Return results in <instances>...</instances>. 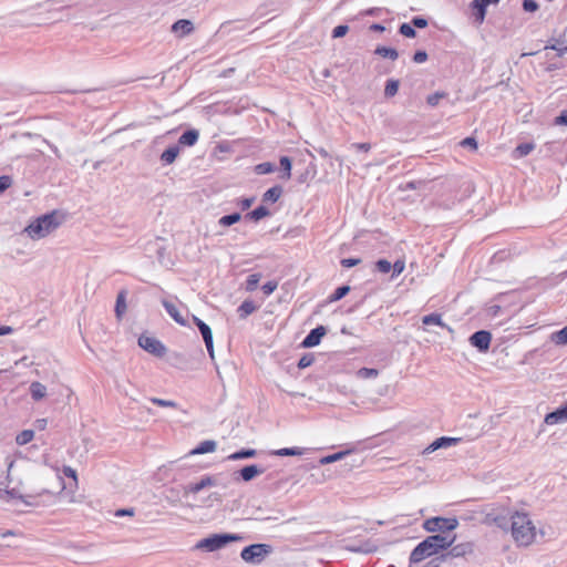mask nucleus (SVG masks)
Listing matches in <instances>:
<instances>
[{
    "mask_svg": "<svg viewBox=\"0 0 567 567\" xmlns=\"http://www.w3.org/2000/svg\"><path fill=\"white\" fill-rule=\"evenodd\" d=\"M455 539V535L453 537L442 534L427 536L414 547L410 554L409 560L411 564H419L427 557L449 549L452 544H454Z\"/></svg>",
    "mask_w": 567,
    "mask_h": 567,
    "instance_id": "obj_1",
    "label": "nucleus"
},
{
    "mask_svg": "<svg viewBox=\"0 0 567 567\" xmlns=\"http://www.w3.org/2000/svg\"><path fill=\"white\" fill-rule=\"evenodd\" d=\"M511 532L518 546H528L536 537V527L526 513L515 512L511 515Z\"/></svg>",
    "mask_w": 567,
    "mask_h": 567,
    "instance_id": "obj_2",
    "label": "nucleus"
},
{
    "mask_svg": "<svg viewBox=\"0 0 567 567\" xmlns=\"http://www.w3.org/2000/svg\"><path fill=\"white\" fill-rule=\"evenodd\" d=\"M59 226L58 213L52 212L35 218L24 228V231L31 239H41Z\"/></svg>",
    "mask_w": 567,
    "mask_h": 567,
    "instance_id": "obj_3",
    "label": "nucleus"
},
{
    "mask_svg": "<svg viewBox=\"0 0 567 567\" xmlns=\"http://www.w3.org/2000/svg\"><path fill=\"white\" fill-rule=\"evenodd\" d=\"M241 539H243V537L238 534H230V533L212 534V535L200 539L196 544V548L212 553V551H216V550L224 548L226 545H228L231 542H238Z\"/></svg>",
    "mask_w": 567,
    "mask_h": 567,
    "instance_id": "obj_4",
    "label": "nucleus"
},
{
    "mask_svg": "<svg viewBox=\"0 0 567 567\" xmlns=\"http://www.w3.org/2000/svg\"><path fill=\"white\" fill-rule=\"evenodd\" d=\"M272 547L268 544H251L243 548L240 557L249 564H260L270 553Z\"/></svg>",
    "mask_w": 567,
    "mask_h": 567,
    "instance_id": "obj_5",
    "label": "nucleus"
},
{
    "mask_svg": "<svg viewBox=\"0 0 567 567\" xmlns=\"http://www.w3.org/2000/svg\"><path fill=\"white\" fill-rule=\"evenodd\" d=\"M458 526V520L455 517L446 518L441 516H435L427 518L423 523V528L429 533L440 532L442 534L452 532L456 529Z\"/></svg>",
    "mask_w": 567,
    "mask_h": 567,
    "instance_id": "obj_6",
    "label": "nucleus"
},
{
    "mask_svg": "<svg viewBox=\"0 0 567 567\" xmlns=\"http://www.w3.org/2000/svg\"><path fill=\"white\" fill-rule=\"evenodd\" d=\"M138 346L146 352H148L157 358H162L166 353V347L163 344L162 341H159L156 338L148 337L145 334L140 336Z\"/></svg>",
    "mask_w": 567,
    "mask_h": 567,
    "instance_id": "obj_7",
    "label": "nucleus"
},
{
    "mask_svg": "<svg viewBox=\"0 0 567 567\" xmlns=\"http://www.w3.org/2000/svg\"><path fill=\"white\" fill-rule=\"evenodd\" d=\"M192 318H193V322L198 328V330L203 337V340L205 342V346H206V349H207V352H208L210 359L214 360V358H215L214 340H213V332H212L210 327L196 316H192Z\"/></svg>",
    "mask_w": 567,
    "mask_h": 567,
    "instance_id": "obj_8",
    "label": "nucleus"
},
{
    "mask_svg": "<svg viewBox=\"0 0 567 567\" xmlns=\"http://www.w3.org/2000/svg\"><path fill=\"white\" fill-rule=\"evenodd\" d=\"M468 341L472 347L484 353L491 347L492 333L487 330H478L470 337Z\"/></svg>",
    "mask_w": 567,
    "mask_h": 567,
    "instance_id": "obj_9",
    "label": "nucleus"
},
{
    "mask_svg": "<svg viewBox=\"0 0 567 567\" xmlns=\"http://www.w3.org/2000/svg\"><path fill=\"white\" fill-rule=\"evenodd\" d=\"M58 4V11L69 9V8H79V9H89L92 8L94 2L93 0H47L43 3H39L38 7H42L44 4Z\"/></svg>",
    "mask_w": 567,
    "mask_h": 567,
    "instance_id": "obj_10",
    "label": "nucleus"
},
{
    "mask_svg": "<svg viewBox=\"0 0 567 567\" xmlns=\"http://www.w3.org/2000/svg\"><path fill=\"white\" fill-rule=\"evenodd\" d=\"M327 328L324 326H317L311 329L309 333L301 341L302 348H313L321 342V339L326 336Z\"/></svg>",
    "mask_w": 567,
    "mask_h": 567,
    "instance_id": "obj_11",
    "label": "nucleus"
},
{
    "mask_svg": "<svg viewBox=\"0 0 567 567\" xmlns=\"http://www.w3.org/2000/svg\"><path fill=\"white\" fill-rule=\"evenodd\" d=\"M485 522L487 524H494L495 526L504 530L511 528V515L503 514L496 511L487 513L485 516Z\"/></svg>",
    "mask_w": 567,
    "mask_h": 567,
    "instance_id": "obj_12",
    "label": "nucleus"
},
{
    "mask_svg": "<svg viewBox=\"0 0 567 567\" xmlns=\"http://www.w3.org/2000/svg\"><path fill=\"white\" fill-rule=\"evenodd\" d=\"M216 481L210 475H204L198 482L189 483L184 486L185 494H197L204 488L215 486Z\"/></svg>",
    "mask_w": 567,
    "mask_h": 567,
    "instance_id": "obj_13",
    "label": "nucleus"
},
{
    "mask_svg": "<svg viewBox=\"0 0 567 567\" xmlns=\"http://www.w3.org/2000/svg\"><path fill=\"white\" fill-rule=\"evenodd\" d=\"M0 498L2 499H11L19 498L25 504H30L24 499V496L19 494L16 488L9 489V474H7L3 478H0Z\"/></svg>",
    "mask_w": 567,
    "mask_h": 567,
    "instance_id": "obj_14",
    "label": "nucleus"
},
{
    "mask_svg": "<svg viewBox=\"0 0 567 567\" xmlns=\"http://www.w3.org/2000/svg\"><path fill=\"white\" fill-rule=\"evenodd\" d=\"M162 305L176 323L183 327L188 326L186 318L181 313L179 307L175 302L164 299Z\"/></svg>",
    "mask_w": 567,
    "mask_h": 567,
    "instance_id": "obj_15",
    "label": "nucleus"
},
{
    "mask_svg": "<svg viewBox=\"0 0 567 567\" xmlns=\"http://www.w3.org/2000/svg\"><path fill=\"white\" fill-rule=\"evenodd\" d=\"M544 421L547 425L567 422V402L556 410L547 413Z\"/></svg>",
    "mask_w": 567,
    "mask_h": 567,
    "instance_id": "obj_16",
    "label": "nucleus"
},
{
    "mask_svg": "<svg viewBox=\"0 0 567 567\" xmlns=\"http://www.w3.org/2000/svg\"><path fill=\"white\" fill-rule=\"evenodd\" d=\"M458 441L460 439L456 437L441 436L434 440L427 447H425L423 454L432 453L439 449L450 447L457 444Z\"/></svg>",
    "mask_w": 567,
    "mask_h": 567,
    "instance_id": "obj_17",
    "label": "nucleus"
},
{
    "mask_svg": "<svg viewBox=\"0 0 567 567\" xmlns=\"http://www.w3.org/2000/svg\"><path fill=\"white\" fill-rule=\"evenodd\" d=\"M474 549V545L471 542L460 543L456 545H453L450 547V550L447 553L451 557H465L468 554H472Z\"/></svg>",
    "mask_w": 567,
    "mask_h": 567,
    "instance_id": "obj_18",
    "label": "nucleus"
},
{
    "mask_svg": "<svg viewBox=\"0 0 567 567\" xmlns=\"http://www.w3.org/2000/svg\"><path fill=\"white\" fill-rule=\"evenodd\" d=\"M264 472H265V468H262L256 464H250V465H246L243 468H240L238 474L244 482H250L256 476L262 474Z\"/></svg>",
    "mask_w": 567,
    "mask_h": 567,
    "instance_id": "obj_19",
    "label": "nucleus"
},
{
    "mask_svg": "<svg viewBox=\"0 0 567 567\" xmlns=\"http://www.w3.org/2000/svg\"><path fill=\"white\" fill-rule=\"evenodd\" d=\"M194 30L193 22L187 19H179L172 25V31L177 33L179 37H185Z\"/></svg>",
    "mask_w": 567,
    "mask_h": 567,
    "instance_id": "obj_20",
    "label": "nucleus"
},
{
    "mask_svg": "<svg viewBox=\"0 0 567 567\" xmlns=\"http://www.w3.org/2000/svg\"><path fill=\"white\" fill-rule=\"evenodd\" d=\"M199 137V132L195 128L186 130L178 138V144L183 146H194Z\"/></svg>",
    "mask_w": 567,
    "mask_h": 567,
    "instance_id": "obj_21",
    "label": "nucleus"
},
{
    "mask_svg": "<svg viewBox=\"0 0 567 567\" xmlns=\"http://www.w3.org/2000/svg\"><path fill=\"white\" fill-rule=\"evenodd\" d=\"M126 297H127V290H125V289H122L117 293L114 311H115V316L118 320H121L126 312V309H127Z\"/></svg>",
    "mask_w": 567,
    "mask_h": 567,
    "instance_id": "obj_22",
    "label": "nucleus"
},
{
    "mask_svg": "<svg viewBox=\"0 0 567 567\" xmlns=\"http://www.w3.org/2000/svg\"><path fill=\"white\" fill-rule=\"evenodd\" d=\"M270 215V210L265 205H259L255 209L248 212L244 218L246 220L259 221Z\"/></svg>",
    "mask_w": 567,
    "mask_h": 567,
    "instance_id": "obj_23",
    "label": "nucleus"
},
{
    "mask_svg": "<svg viewBox=\"0 0 567 567\" xmlns=\"http://www.w3.org/2000/svg\"><path fill=\"white\" fill-rule=\"evenodd\" d=\"M217 443L213 440H206L200 442L196 447H194L189 454L190 455H199V454H206L212 453L216 450Z\"/></svg>",
    "mask_w": 567,
    "mask_h": 567,
    "instance_id": "obj_24",
    "label": "nucleus"
},
{
    "mask_svg": "<svg viewBox=\"0 0 567 567\" xmlns=\"http://www.w3.org/2000/svg\"><path fill=\"white\" fill-rule=\"evenodd\" d=\"M282 193L284 188L280 185H275L262 194V203H276L279 200Z\"/></svg>",
    "mask_w": 567,
    "mask_h": 567,
    "instance_id": "obj_25",
    "label": "nucleus"
},
{
    "mask_svg": "<svg viewBox=\"0 0 567 567\" xmlns=\"http://www.w3.org/2000/svg\"><path fill=\"white\" fill-rule=\"evenodd\" d=\"M179 154V147L178 145H172L167 147L162 154H161V162L163 165H169L175 162Z\"/></svg>",
    "mask_w": 567,
    "mask_h": 567,
    "instance_id": "obj_26",
    "label": "nucleus"
},
{
    "mask_svg": "<svg viewBox=\"0 0 567 567\" xmlns=\"http://www.w3.org/2000/svg\"><path fill=\"white\" fill-rule=\"evenodd\" d=\"M258 309L252 300H245L237 308V313L240 319H246L248 316L254 313Z\"/></svg>",
    "mask_w": 567,
    "mask_h": 567,
    "instance_id": "obj_27",
    "label": "nucleus"
},
{
    "mask_svg": "<svg viewBox=\"0 0 567 567\" xmlns=\"http://www.w3.org/2000/svg\"><path fill=\"white\" fill-rule=\"evenodd\" d=\"M471 8L473 10V16L475 18V21L477 23H483L485 16H486V7L484 3L481 2V0H473L471 3Z\"/></svg>",
    "mask_w": 567,
    "mask_h": 567,
    "instance_id": "obj_28",
    "label": "nucleus"
},
{
    "mask_svg": "<svg viewBox=\"0 0 567 567\" xmlns=\"http://www.w3.org/2000/svg\"><path fill=\"white\" fill-rule=\"evenodd\" d=\"M422 323L425 324V326L435 324V326H439L441 328L451 330V328L445 322L442 321V316L440 313H436V312H433V313L424 316L422 318Z\"/></svg>",
    "mask_w": 567,
    "mask_h": 567,
    "instance_id": "obj_29",
    "label": "nucleus"
},
{
    "mask_svg": "<svg viewBox=\"0 0 567 567\" xmlns=\"http://www.w3.org/2000/svg\"><path fill=\"white\" fill-rule=\"evenodd\" d=\"M30 394L34 401H40L47 395V386L42 383L34 381L30 384Z\"/></svg>",
    "mask_w": 567,
    "mask_h": 567,
    "instance_id": "obj_30",
    "label": "nucleus"
},
{
    "mask_svg": "<svg viewBox=\"0 0 567 567\" xmlns=\"http://www.w3.org/2000/svg\"><path fill=\"white\" fill-rule=\"evenodd\" d=\"M305 452H306V449H303V447H298V446L282 447V449L272 451V455H276V456H301L305 454Z\"/></svg>",
    "mask_w": 567,
    "mask_h": 567,
    "instance_id": "obj_31",
    "label": "nucleus"
},
{
    "mask_svg": "<svg viewBox=\"0 0 567 567\" xmlns=\"http://www.w3.org/2000/svg\"><path fill=\"white\" fill-rule=\"evenodd\" d=\"M374 54L380 55L382 58H388L392 61H395L399 58V52L395 49L384 45L377 47L374 50Z\"/></svg>",
    "mask_w": 567,
    "mask_h": 567,
    "instance_id": "obj_32",
    "label": "nucleus"
},
{
    "mask_svg": "<svg viewBox=\"0 0 567 567\" xmlns=\"http://www.w3.org/2000/svg\"><path fill=\"white\" fill-rule=\"evenodd\" d=\"M351 451L350 450H347V451H339L337 453H333V454H329V455H326L323 457L320 458L319 463L321 465H327V464H331V463H334V462H338L342 458H344L348 454H350Z\"/></svg>",
    "mask_w": 567,
    "mask_h": 567,
    "instance_id": "obj_33",
    "label": "nucleus"
},
{
    "mask_svg": "<svg viewBox=\"0 0 567 567\" xmlns=\"http://www.w3.org/2000/svg\"><path fill=\"white\" fill-rule=\"evenodd\" d=\"M257 455V451L255 449H241L239 451L234 452L228 456L231 461L251 458Z\"/></svg>",
    "mask_w": 567,
    "mask_h": 567,
    "instance_id": "obj_34",
    "label": "nucleus"
},
{
    "mask_svg": "<svg viewBox=\"0 0 567 567\" xmlns=\"http://www.w3.org/2000/svg\"><path fill=\"white\" fill-rule=\"evenodd\" d=\"M241 217L243 216L240 213L235 212V213L224 215L223 217H220L218 220V224H219V226H223V227H229V226H233L234 224L238 223L241 219Z\"/></svg>",
    "mask_w": 567,
    "mask_h": 567,
    "instance_id": "obj_35",
    "label": "nucleus"
},
{
    "mask_svg": "<svg viewBox=\"0 0 567 567\" xmlns=\"http://www.w3.org/2000/svg\"><path fill=\"white\" fill-rule=\"evenodd\" d=\"M280 167L282 169V179H289L291 177L292 163L289 156H281L279 159Z\"/></svg>",
    "mask_w": 567,
    "mask_h": 567,
    "instance_id": "obj_36",
    "label": "nucleus"
},
{
    "mask_svg": "<svg viewBox=\"0 0 567 567\" xmlns=\"http://www.w3.org/2000/svg\"><path fill=\"white\" fill-rule=\"evenodd\" d=\"M350 291V286L348 285H342V286H339L330 296H329V301L330 302H336V301H339L341 300L343 297H346Z\"/></svg>",
    "mask_w": 567,
    "mask_h": 567,
    "instance_id": "obj_37",
    "label": "nucleus"
},
{
    "mask_svg": "<svg viewBox=\"0 0 567 567\" xmlns=\"http://www.w3.org/2000/svg\"><path fill=\"white\" fill-rule=\"evenodd\" d=\"M400 82L395 79H389L385 83L384 95L385 97H392L398 93Z\"/></svg>",
    "mask_w": 567,
    "mask_h": 567,
    "instance_id": "obj_38",
    "label": "nucleus"
},
{
    "mask_svg": "<svg viewBox=\"0 0 567 567\" xmlns=\"http://www.w3.org/2000/svg\"><path fill=\"white\" fill-rule=\"evenodd\" d=\"M254 171L258 175H266V174L274 173L276 171V166H275V164H272L270 162H262V163L257 164L255 166Z\"/></svg>",
    "mask_w": 567,
    "mask_h": 567,
    "instance_id": "obj_39",
    "label": "nucleus"
},
{
    "mask_svg": "<svg viewBox=\"0 0 567 567\" xmlns=\"http://www.w3.org/2000/svg\"><path fill=\"white\" fill-rule=\"evenodd\" d=\"M261 278L260 274H251L247 277L245 282V289L249 292L256 290L258 287L259 280Z\"/></svg>",
    "mask_w": 567,
    "mask_h": 567,
    "instance_id": "obj_40",
    "label": "nucleus"
},
{
    "mask_svg": "<svg viewBox=\"0 0 567 567\" xmlns=\"http://www.w3.org/2000/svg\"><path fill=\"white\" fill-rule=\"evenodd\" d=\"M447 95L449 94L444 91H436L433 94L426 96V103L431 107H435L439 104L440 100L447 97Z\"/></svg>",
    "mask_w": 567,
    "mask_h": 567,
    "instance_id": "obj_41",
    "label": "nucleus"
},
{
    "mask_svg": "<svg viewBox=\"0 0 567 567\" xmlns=\"http://www.w3.org/2000/svg\"><path fill=\"white\" fill-rule=\"evenodd\" d=\"M33 436L34 432L32 430H23L17 435L16 442L19 445H25L32 441Z\"/></svg>",
    "mask_w": 567,
    "mask_h": 567,
    "instance_id": "obj_42",
    "label": "nucleus"
},
{
    "mask_svg": "<svg viewBox=\"0 0 567 567\" xmlns=\"http://www.w3.org/2000/svg\"><path fill=\"white\" fill-rule=\"evenodd\" d=\"M399 32L406 37V38H410V39H413L416 37V31L413 27V24L410 22V23H402L399 28Z\"/></svg>",
    "mask_w": 567,
    "mask_h": 567,
    "instance_id": "obj_43",
    "label": "nucleus"
},
{
    "mask_svg": "<svg viewBox=\"0 0 567 567\" xmlns=\"http://www.w3.org/2000/svg\"><path fill=\"white\" fill-rule=\"evenodd\" d=\"M535 148V145L533 143H520L516 146L515 153L523 157L527 156Z\"/></svg>",
    "mask_w": 567,
    "mask_h": 567,
    "instance_id": "obj_44",
    "label": "nucleus"
},
{
    "mask_svg": "<svg viewBox=\"0 0 567 567\" xmlns=\"http://www.w3.org/2000/svg\"><path fill=\"white\" fill-rule=\"evenodd\" d=\"M357 375L361 379H373L379 375V371L373 368H361L358 370Z\"/></svg>",
    "mask_w": 567,
    "mask_h": 567,
    "instance_id": "obj_45",
    "label": "nucleus"
},
{
    "mask_svg": "<svg viewBox=\"0 0 567 567\" xmlns=\"http://www.w3.org/2000/svg\"><path fill=\"white\" fill-rule=\"evenodd\" d=\"M553 341L556 344H567V324L553 334Z\"/></svg>",
    "mask_w": 567,
    "mask_h": 567,
    "instance_id": "obj_46",
    "label": "nucleus"
},
{
    "mask_svg": "<svg viewBox=\"0 0 567 567\" xmlns=\"http://www.w3.org/2000/svg\"><path fill=\"white\" fill-rule=\"evenodd\" d=\"M548 49L556 51L558 56H563L564 54L567 53V44L561 45L558 40H555L554 43L546 44L545 50Z\"/></svg>",
    "mask_w": 567,
    "mask_h": 567,
    "instance_id": "obj_47",
    "label": "nucleus"
},
{
    "mask_svg": "<svg viewBox=\"0 0 567 567\" xmlns=\"http://www.w3.org/2000/svg\"><path fill=\"white\" fill-rule=\"evenodd\" d=\"M315 362V357L312 353H305L298 361L297 367L299 369H306L310 367Z\"/></svg>",
    "mask_w": 567,
    "mask_h": 567,
    "instance_id": "obj_48",
    "label": "nucleus"
},
{
    "mask_svg": "<svg viewBox=\"0 0 567 567\" xmlns=\"http://www.w3.org/2000/svg\"><path fill=\"white\" fill-rule=\"evenodd\" d=\"M392 264L386 259H379L375 262V269L381 274H388L391 271Z\"/></svg>",
    "mask_w": 567,
    "mask_h": 567,
    "instance_id": "obj_49",
    "label": "nucleus"
},
{
    "mask_svg": "<svg viewBox=\"0 0 567 567\" xmlns=\"http://www.w3.org/2000/svg\"><path fill=\"white\" fill-rule=\"evenodd\" d=\"M404 268H405L404 260L398 259L396 261H394L392 264V268H391V271H392L391 278H395L399 275H401L403 272Z\"/></svg>",
    "mask_w": 567,
    "mask_h": 567,
    "instance_id": "obj_50",
    "label": "nucleus"
},
{
    "mask_svg": "<svg viewBox=\"0 0 567 567\" xmlns=\"http://www.w3.org/2000/svg\"><path fill=\"white\" fill-rule=\"evenodd\" d=\"M349 31V27L347 24H339L332 30V38L338 39L344 37Z\"/></svg>",
    "mask_w": 567,
    "mask_h": 567,
    "instance_id": "obj_51",
    "label": "nucleus"
},
{
    "mask_svg": "<svg viewBox=\"0 0 567 567\" xmlns=\"http://www.w3.org/2000/svg\"><path fill=\"white\" fill-rule=\"evenodd\" d=\"M151 402L158 406H163V408H176L177 406V403L175 401L164 400V399H158V398H152Z\"/></svg>",
    "mask_w": 567,
    "mask_h": 567,
    "instance_id": "obj_52",
    "label": "nucleus"
},
{
    "mask_svg": "<svg viewBox=\"0 0 567 567\" xmlns=\"http://www.w3.org/2000/svg\"><path fill=\"white\" fill-rule=\"evenodd\" d=\"M255 202V197H244L238 199L237 206L244 212L251 207Z\"/></svg>",
    "mask_w": 567,
    "mask_h": 567,
    "instance_id": "obj_53",
    "label": "nucleus"
},
{
    "mask_svg": "<svg viewBox=\"0 0 567 567\" xmlns=\"http://www.w3.org/2000/svg\"><path fill=\"white\" fill-rule=\"evenodd\" d=\"M12 185V178L9 175L0 176V194L4 193Z\"/></svg>",
    "mask_w": 567,
    "mask_h": 567,
    "instance_id": "obj_54",
    "label": "nucleus"
},
{
    "mask_svg": "<svg viewBox=\"0 0 567 567\" xmlns=\"http://www.w3.org/2000/svg\"><path fill=\"white\" fill-rule=\"evenodd\" d=\"M278 284L276 281H267L261 286V290L266 296H270L276 289Z\"/></svg>",
    "mask_w": 567,
    "mask_h": 567,
    "instance_id": "obj_55",
    "label": "nucleus"
},
{
    "mask_svg": "<svg viewBox=\"0 0 567 567\" xmlns=\"http://www.w3.org/2000/svg\"><path fill=\"white\" fill-rule=\"evenodd\" d=\"M411 23L413 24L414 29H424L429 24L427 20L421 16L413 17Z\"/></svg>",
    "mask_w": 567,
    "mask_h": 567,
    "instance_id": "obj_56",
    "label": "nucleus"
},
{
    "mask_svg": "<svg viewBox=\"0 0 567 567\" xmlns=\"http://www.w3.org/2000/svg\"><path fill=\"white\" fill-rule=\"evenodd\" d=\"M523 9L526 12H535L539 6L535 0H523Z\"/></svg>",
    "mask_w": 567,
    "mask_h": 567,
    "instance_id": "obj_57",
    "label": "nucleus"
},
{
    "mask_svg": "<svg viewBox=\"0 0 567 567\" xmlns=\"http://www.w3.org/2000/svg\"><path fill=\"white\" fill-rule=\"evenodd\" d=\"M427 58H429V55H427L426 51L417 50L414 52L412 60L415 63H424L427 60Z\"/></svg>",
    "mask_w": 567,
    "mask_h": 567,
    "instance_id": "obj_58",
    "label": "nucleus"
},
{
    "mask_svg": "<svg viewBox=\"0 0 567 567\" xmlns=\"http://www.w3.org/2000/svg\"><path fill=\"white\" fill-rule=\"evenodd\" d=\"M361 262L360 258H343L340 264L343 268H352Z\"/></svg>",
    "mask_w": 567,
    "mask_h": 567,
    "instance_id": "obj_59",
    "label": "nucleus"
},
{
    "mask_svg": "<svg viewBox=\"0 0 567 567\" xmlns=\"http://www.w3.org/2000/svg\"><path fill=\"white\" fill-rule=\"evenodd\" d=\"M351 147L357 150V151H361V152L368 153L371 150L372 146H371L370 143H353L351 145Z\"/></svg>",
    "mask_w": 567,
    "mask_h": 567,
    "instance_id": "obj_60",
    "label": "nucleus"
},
{
    "mask_svg": "<svg viewBox=\"0 0 567 567\" xmlns=\"http://www.w3.org/2000/svg\"><path fill=\"white\" fill-rule=\"evenodd\" d=\"M556 125H567V111H563L558 116L555 117Z\"/></svg>",
    "mask_w": 567,
    "mask_h": 567,
    "instance_id": "obj_61",
    "label": "nucleus"
},
{
    "mask_svg": "<svg viewBox=\"0 0 567 567\" xmlns=\"http://www.w3.org/2000/svg\"><path fill=\"white\" fill-rule=\"evenodd\" d=\"M461 145L463 146H470L472 147L473 150H476L477 148V142L474 137H465L462 142H461Z\"/></svg>",
    "mask_w": 567,
    "mask_h": 567,
    "instance_id": "obj_62",
    "label": "nucleus"
},
{
    "mask_svg": "<svg viewBox=\"0 0 567 567\" xmlns=\"http://www.w3.org/2000/svg\"><path fill=\"white\" fill-rule=\"evenodd\" d=\"M62 472L66 477H70V478H73L74 481H76V471L74 468H72L71 466H63Z\"/></svg>",
    "mask_w": 567,
    "mask_h": 567,
    "instance_id": "obj_63",
    "label": "nucleus"
},
{
    "mask_svg": "<svg viewBox=\"0 0 567 567\" xmlns=\"http://www.w3.org/2000/svg\"><path fill=\"white\" fill-rule=\"evenodd\" d=\"M126 515H133V509L132 508H122V509H117L115 512L116 517H122V516H126Z\"/></svg>",
    "mask_w": 567,
    "mask_h": 567,
    "instance_id": "obj_64",
    "label": "nucleus"
}]
</instances>
